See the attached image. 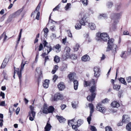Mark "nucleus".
Wrapping results in <instances>:
<instances>
[{"label":"nucleus","mask_w":131,"mask_h":131,"mask_svg":"<svg viewBox=\"0 0 131 131\" xmlns=\"http://www.w3.org/2000/svg\"><path fill=\"white\" fill-rule=\"evenodd\" d=\"M9 59L8 58H5L3 62H4V63H5L7 64L9 61Z\"/></svg>","instance_id":"obj_63"},{"label":"nucleus","mask_w":131,"mask_h":131,"mask_svg":"<svg viewBox=\"0 0 131 131\" xmlns=\"http://www.w3.org/2000/svg\"><path fill=\"white\" fill-rule=\"evenodd\" d=\"M96 109L101 112L103 113L104 112L105 110L104 107H102V105L101 103L98 104L96 106Z\"/></svg>","instance_id":"obj_12"},{"label":"nucleus","mask_w":131,"mask_h":131,"mask_svg":"<svg viewBox=\"0 0 131 131\" xmlns=\"http://www.w3.org/2000/svg\"><path fill=\"white\" fill-rule=\"evenodd\" d=\"M81 1L84 6H86L88 4V0H81Z\"/></svg>","instance_id":"obj_43"},{"label":"nucleus","mask_w":131,"mask_h":131,"mask_svg":"<svg viewBox=\"0 0 131 131\" xmlns=\"http://www.w3.org/2000/svg\"><path fill=\"white\" fill-rule=\"evenodd\" d=\"M56 117L61 123H64L66 121V119L62 116L56 115Z\"/></svg>","instance_id":"obj_21"},{"label":"nucleus","mask_w":131,"mask_h":131,"mask_svg":"<svg viewBox=\"0 0 131 131\" xmlns=\"http://www.w3.org/2000/svg\"><path fill=\"white\" fill-rule=\"evenodd\" d=\"M47 48L45 49L46 50H47V54H48V53L51 51L52 50V48L51 46L50 45L49 46H47Z\"/></svg>","instance_id":"obj_41"},{"label":"nucleus","mask_w":131,"mask_h":131,"mask_svg":"<svg viewBox=\"0 0 131 131\" xmlns=\"http://www.w3.org/2000/svg\"><path fill=\"white\" fill-rule=\"evenodd\" d=\"M78 102H74L72 103V107L74 108L78 107Z\"/></svg>","instance_id":"obj_35"},{"label":"nucleus","mask_w":131,"mask_h":131,"mask_svg":"<svg viewBox=\"0 0 131 131\" xmlns=\"http://www.w3.org/2000/svg\"><path fill=\"white\" fill-rule=\"evenodd\" d=\"M51 13L50 14V16L49 17V23H48V24H49V23H52L53 22H54L56 23H57V21H54L53 20H52V19H50L51 16ZM48 25V24L47 25V26Z\"/></svg>","instance_id":"obj_46"},{"label":"nucleus","mask_w":131,"mask_h":131,"mask_svg":"<svg viewBox=\"0 0 131 131\" xmlns=\"http://www.w3.org/2000/svg\"><path fill=\"white\" fill-rule=\"evenodd\" d=\"M51 127L50 124L48 123H47L44 128L45 131H49L50 130Z\"/></svg>","instance_id":"obj_24"},{"label":"nucleus","mask_w":131,"mask_h":131,"mask_svg":"<svg viewBox=\"0 0 131 131\" xmlns=\"http://www.w3.org/2000/svg\"><path fill=\"white\" fill-rule=\"evenodd\" d=\"M107 17V15L106 14H100L98 16V18L99 19H105Z\"/></svg>","instance_id":"obj_29"},{"label":"nucleus","mask_w":131,"mask_h":131,"mask_svg":"<svg viewBox=\"0 0 131 131\" xmlns=\"http://www.w3.org/2000/svg\"><path fill=\"white\" fill-rule=\"evenodd\" d=\"M69 58L75 60L77 59V56L75 54H72L71 55H70V57Z\"/></svg>","instance_id":"obj_37"},{"label":"nucleus","mask_w":131,"mask_h":131,"mask_svg":"<svg viewBox=\"0 0 131 131\" xmlns=\"http://www.w3.org/2000/svg\"><path fill=\"white\" fill-rule=\"evenodd\" d=\"M90 90V92L92 93L91 95H89L87 97V100L90 101L92 102L95 97L96 94L95 92L96 90V86L95 84L92 85Z\"/></svg>","instance_id":"obj_5"},{"label":"nucleus","mask_w":131,"mask_h":131,"mask_svg":"<svg viewBox=\"0 0 131 131\" xmlns=\"http://www.w3.org/2000/svg\"><path fill=\"white\" fill-rule=\"evenodd\" d=\"M15 18L13 16V15L12 14L10 15L9 17L8 18L6 22V23L8 24L9 22L12 21L13 18Z\"/></svg>","instance_id":"obj_30"},{"label":"nucleus","mask_w":131,"mask_h":131,"mask_svg":"<svg viewBox=\"0 0 131 131\" xmlns=\"http://www.w3.org/2000/svg\"><path fill=\"white\" fill-rule=\"evenodd\" d=\"M90 111L89 116L87 118V121L88 124H90V121L91 120V117L92 115V114L94 112V106L92 103H89V105Z\"/></svg>","instance_id":"obj_7"},{"label":"nucleus","mask_w":131,"mask_h":131,"mask_svg":"<svg viewBox=\"0 0 131 131\" xmlns=\"http://www.w3.org/2000/svg\"><path fill=\"white\" fill-rule=\"evenodd\" d=\"M118 80H119V81L121 82L122 83L124 84L125 85H126V83L124 78L121 77L120 78L118 79Z\"/></svg>","instance_id":"obj_34"},{"label":"nucleus","mask_w":131,"mask_h":131,"mask_svg":"<svg viewBox=\"0 0 131 131\" xmlns=\"http://www.w3.org/2000/svg\"><path fill=\"white\" fill-rule=\"evenodd\" d=\"M45 107H44V108H43L42 110V112L45 114H47L48 113V108H45Z\"/></svg>","instance_id":"obj_45"},{"label":"nucleus","mask_w":131,"mask_h":131,"mask_svg":"<svg viewBox=\"0 0 131 131\" xmlns=\"http://www.w3.org/2000/svg\"><path fill=\"white\" fill-rule=\"evenodd\" d=\"M70 51V48L68 47H66L64 50V51L66 53L64 56H65L66 59H68L70 57L69 52Z\"/></svg>","instance_id":"obj_11"},{"label":"nucleus","mask_w":131,"mask_h":131,"mask_svg":"<svg viewBox=\"0 0 131 131\" xmlns=\"http://www.w3.org/2000/svg\"><path fill=\"white\" fill-rule=\"evenodd\" d=\"M50 29L52 31H55L56 29V28L55 26L53 25L51 26L50 27Z\"/></svg>","instance_id":"obj_52"},{"label":"nucleus","mask_w":131,"mask_h":131,"mask_svg":"<svg viewBox=\"0 0 131 131\" xmlns=\"http://www.w3.org/2000/svg\"><path fill=\"white\" fill-rule=\"evenodd\" d=\"M105 131H112V128L109 126H107L105 128Z\"/></svg>","instance_id":"obj_47"},{"label":"nucleus","mask_w":131,"mask_h":131,"mask_svg":"<svg viewBox=\"0 0 131 131\" xmlns=\"http://www.w3.org/2000/svg\"><path fill=\"white\" fill-rule=\"evenodd\" d=\"M23 61H22L21 65V68L20 70V71H21L23 70L25 65L27 63V61H25L24 63H23Z\"/></svg>","instance_id":"obj_42"},{"label":"nucleus","mask_w":131,"mask_h":131,"mask_svg":"<svg viewBox=\"0 0 131 131\" xmlns=\"http://www.w3.org/2000/svg\"><path fill=\"white\" fill-rule=\"evenodd\" d=\"M113 5V3L109 1L107 2L106 6L108 8H111Z\"/></svg>","instance_id":"obj_38"},{"label":"nucleus","mask_w":131,"mask_h":131,"mask_svg":"<svg viewBox=\"0 0 131 131\" xmlns=\"http://www.w3.org/2000/svg\"><path fill=\"white\" fill-rule=\"evenodd\" d=\"M79 47H80L79 45V44H76V45H75V48H74V50L75 51H77L78 50L79 48Z\"/></svg>","instance_id":"obj_53"},{"label":"nucleus","mask_w":131,"mask_h":131,"mask_svg":"<svg viewBox=\"0 0 131 131\" xmlns=\"http://www.w3.org/2000/svg\"><path fill=\"white\" fill-rule=\"evenodd\" d=\"M23 10V8H21L14 13L12 14L13 16L15 18L18 17L20 15Z\"/></svg>","instance_id":"obj_17"},{"label":"nucleus","mask_w":131,"mask_h":131,"mask_svg":"<svg viewBox=\"0 0 131 131\" xmlns=\"http://www.w3.org/2000/svg\"><path fill=\"white\" fill-rule=\"evenodd\" d=\"M58 87L59 90L60 91L63 90L65 88L64 83L62 82L59 83L58 85Z\"/></svg>","instance_id":"obj_15"},{"label":"nucleus","mask_w":131,"mask_h":131,"mask_svg":"<svg viewBox=\"0 0 131 131\" xmlns=\"http://www.w3.org/2000/svg\"><path fill=\"white\" fill-rule=\"evenodd\" d=\"M126 128L128 131H131V122L129 123L127 125Z\"/></svg>","instance_id":"obj_36"},{"label":"nucleus","mask_w":131,"mask_h":131,"mask_svg":"<svg viewBox=\"0 0 131 131\" xmlns=\"http://www.w3.org/2000/svg\"><path fill=\"white\" fill-rule=\"evenodd\" d=\"M49 81V80H45L43 84V85L44 88H47L48 87Z\"/></svg>","instance_id":"obj_27"},{"label":"nucleus","mask_w":131,"mask_h":131,"mask_svg":"<svg viewBox=\"0 0 131 131\" xmlns=\"http://www.w3.org/2000/svg\"><path fill=\"white\" fill-rule=\"evenodd\" d=\"M74 89L75 90L78 89V82L77 80H74L73 81Z\"/></svg>","instance_id":"obj_28"},{"label":"nucleus","mask_w":131,"mask_h":131,"mask_svg":"<svg viewBox=\"0 0 131 131\" xmlns=\"http://www.w3.org/2000/svg\"><path fill=\"white\" fill-rule=\"evenodd\" d=\"M83 123V120L82 119H80L77 121V125L78 127L80 126Z\"/></svg>","instance_id":"obj_33"},{"label":"nucleus","mask_w":131,"mask_h":131,"mask_svg":"<svg viewBox=\"0 0 131 131\" xmlns=\"http://www.w3.org/2000/svg\"><path fill=\"white\" fill-rule=\"evenodd\" d=\"M81 59L82 61L85 62L89 61L90 60V58L86 54L82 57Z\"/></svg>","instance_id":"obj_19"},{"label":"nucleus","mask_w":131,"mask_h":131,"mask_svg":"<svg viewBox=\"0 0 131 131\" xmlns=\"http://www.w3.org/2000/svg\"><path fill=\"white\" fill-rule=\"evenodd\" d=\"M125 52L122 51L121 54H120V56L122 58H125Z\"/></svg>","instance_id":"obj_62"},{"label":"nucleus","mask_w":131,"mask_h":131,"mask_svg":"<svg viewBox=\"0 0 131 131\" xmlns=\"http://www.w3.org/2000/svg\"><path fill=\"white\" fill-rule=\"evenodd\" d=\"M95 84V81L94 79H92L90 81H84L83 83L84 87H86L88 86H91L92 85H94Z\"/></svg>","instance_id":"obj_9"},{"label":"nucleus","mask_w":131,"mask_h":131,"mask_svg":"<svg viewBox=\"0 0 131 131\" xmlns=\"http://www.w3.org/2000/svg\"><path fill=\"white\" fill-rule=\"evenodd\" d=\"M129 117L127 115H124L123 116L122 122L126 123L129 121Z\"/></svg>","instance_id":"obj_16"},{"label":"nucleus","mask_w":131,"mask_h":131,"mask_svg":"<svg viewBox=\"0 0 131 131\" xmlns=\"http://www.w3.org/2000/svg\"><path fill=\"white\" fill-rule=\"evenodd\" d=\"M34 101L33 102V103L32 104V105H30V111H34Z\"/></svg>","instance_id":"obj_49"},{"label":"nucleus","mask_w":131,"mask_h":131,"mask_svg":"<svg viewBox=\"0 0 131 131\" xmlns=\"http://www.w3.org/2000/svg\"><path fill=\"white\" fill-rule=\"evenodd\" d=\"M122 14L121 12L118 13H113L111 16V18L112 19H114L112 25V29L114 30L116 28V25L118 22V19L119 18Z\"/></svg>","instance_id":"obj_4"},{"label":"nucleus","mask_w":131,"mask_h":131,"mask_svg":"<svg viewBox=\"0 0 131 131\" xmlns=\"http://www.w3.org/2000/svg\"><path fill=\"white\" fill-rule=\"evenodd\" d=\"M14 72L13 77L14 78H15V73L16 72L19 79H20L21 77V71H20V70L19 71V69L18 68H16V69L15 67H14Z\"/></svg>","instance_id":"obj_10"},{"label":"nucleus","mask_w":131,"mask_h":131,"mask_svg":"<svg viewBox=\"0 0 131 131\" xmlns=\"http://www.w3.org/2000/svg\"><path fill=\"white\" fill-rule=\"evenodd\" d=\"M68 32V36L72 38V34L71 32L70 31V30H68L67 31Z\"/></svg>","instance_id":"obj_56"},{"label":"nucleus","mask_w":131,"mask_h":131,"mask_svg":"<svg viewBox=\"0 0 131 131\" xmlns=\"http://www.w3.org/2000/svg\"><path fill=\"white\" fill-rule=\"evenodd\" d=\"M54 108L53 107L51 106H50L49 108H48V112L49 113H52L54 111Z\"/></svg>","instance_id":"obj_39"},{"label":"nucleus","mask_w":131,"mask_h":131,"mask_svg":"<svg viewBox=\"0 0 131 131\" xmlns=\"http://www.w3.org/2000/svg\"><path fill=\"white\" fill-rule=\"evenodd\" d=\"M90 129L92 131H96L97 130L95 127L94 126H90Z\"/></svg>","instance_id":"obj_51"},{"label":"nucleus","mask_w":131,"mask_h":131,"mask_svg":"<svg viewBox=\"0 0 131 131\" xmlns=\"http://www.w3.org/2000/svg\"><path fill=\"white\" fill-rule=\"evenodd\" d=\"M48 43V42H46V40H44L43 41V45L44 47H47V45Z\"/></svg>","instance_id":"obj_59"},{"label":"nucleus","mask_w":131,"mask_h":131,"mask_svg":"<svg viewBox=\"0 0 131 131\" xmlns=\"http://www.w3.org/2000/svg\"><path fill=\"white\" fill-rule=\"evenodd\" d=\"M30 114V115H31V116L34 117H35L36 115V112L34 111H30L29 112L28 114Z\"/></svg>","instance_id":"obj_44"},{"label":"nucleus","mask_w":131,"mask_h":131,"mask_svg":"<svg viewBox=\"0 0 131 131\" xmlns=\"http://www.w3.org/2000/svg\"><path fill=\"white\" fill-rule=\"evenodd\" d=\"M71 4L70 3H67L65 7V9L66 10H68Z\"/></svg>","instance_id":"obj_55"},{"label":"nucleus","mask_w":131,"mask_h":131,"mask_svg":"<svg viewBox=\"0 0 131 131\" xmlns=\"http://www.w3.org/2000/svg\"><path fill=\"white\" fill-rule=\"evenodd\" d=\"M75 120V118H74L71 120H68V124L70 126H72V125L73 123L74 122Z\"/></svg>","instance_id":"obj_40"},{"label":"nucleus","mask_w":131,"mask_h":131,"mask_svg":"<svg viewBox=\"0 0 131 131\" xmlns=\"http://www.w3.org/2000/svg\"><path fill=\"white\" fill-rule=\"evenodd\" d=\"M36 72L38 73L39 74H40V73H41V71L40 68V67H37L36 68Z\"/></svg>","instance_id":"obj_57"},{"label":"nucleus","mask_w":131,"mask_h":131,"mask_svg":"<svg viewBox=\"0 0 131 131\" xmlns=\"http://www.w3.org/2000/svg\"><path fill=\"white\" fill-rule=\"evenodd\" d=\"M68 68L67 64L63 63L62 66L60 68V70L61 71H64L66 70Z\"/></svg>","instance_id":"obj_20"},{"label":"nucleus","mask_w":131,"mask_h":131,"mask_svg":"<svg viewBox=\"0 0 131 131\" xmlns=\"http://www.w3.org/2000/svg\"><path fill=\"white\" fill-rule=\"evenodd\" d=\"M85 36L86 41H88L89 42H90L91 41V40L90 39L89 36L88 35L86 34V35ZM84 37H85V36Z\"/></svg>","instance_id":"obj_54"},{"label":"nucleus","mask_w":131,"mask_h":131,"mask_svg":"<svg viewBox=\"0 0 131 131\" xmlns=\"http://www.w3.org/2000/svg\"><path fill=\"white\" fill-rule=\"evenodd\" d=\"M72 128L73 129L75 130H77L78 127V126L77 125H72Z\"/></svg>","instance_id":"obj_50"},{"label":"nucleus","mask_w":131,"mask_h":131,"mask_svg":"<svg viewBox=\"0 0 131 131\" xmlns=\"http://www.w3.org/2000/svg\"><path fill=\"white\" fill-rule=\"evenodd\" d=\"M28 116H29V119L30 120L32 121L34 120V119L35 117H34L33 116H31V115H30V114H28Z\"/></svg>","instance_id":"obj_58"},{"label":"nucleus","mask_w":131,"mask_h":131,"mask_svg":"<svg viewBox=\"0 0 131 131\" xmlns=\"http://www.w3.org/2000/svg\"><path fill=\"white\" fill-rule=\"evenodd\" d=\"M60 4H59L58 5L56 6V7L53 9V11H55L58 10L60 8Z\"/></svg>","instance_id":"obj_48"},{"label":"nucleus","mask_w":131,"mask_h":131,"mask_svg":"<svg viewBox=\"0 0 131 131\" xmlns=\"http://www.w3.org/2000/svg\"><path fill=\"white\" fill-rule=\"evenodd\" d=\"M41 6V4L39 3L38 4V5L36 8L34 12V13H32L31 14V15H32L33 14L34 15H35L37 13V15L36 17V18L38 20H39V16L40 15V13L39 11V10L40 8V7Z\"/></svg>","instance_id":"obj_8"},{"label":"nucleus","mask_w":131,"mask_h":131,"mask_svg":"<svg viewBox=\"0 0 131 131\" xmlns=\"http://www.w3.org/2000/svg\"><path fill=\"white\" fill-rule=\"evenodd\" d=\"M22 31V29H21L20 30V32H19V34L18 37V40L17 41V43L16 46V47H17V46L18 45V44L19 42L20 41L21 38V32Z\"/></svg>","instance_id":"obj_25"},{"label":"nucleus","mask_w":131,"mask_h":131,"mask_svg":"<svg viewBox=\"0 0 131 131\" xmlns=\"http://www.w3.org/2000/svg\"><path fill=\"white\" fill-rule=\"evenodd\" d=\"M63 98L62 95L60 93H56L52 96L51 101H57L58 100H62Z\"/></svg>","instance_id":"obj_6"},{"label":"nucleus","mask_w":131,"mask_h":131,"mask_svg":"<svg viewBox=\"0 0 131 131\" xmlns=\"http://www.w3.org/2000/svg\"><path fill=\"white\" fill-rule=\"evenodd\" d=\"M54 61L56 63H58L60 61V58L58 56L56 55L54 58Z\"/></svg>","instance_id":"obj_31"},{"label":"nucleus","mask_w":131,"mask_h":131,"mask_svg":"<svg viewBox=\"0 0 131 131\" xmlns=\"http://www.w3.org/2000/svg\"><path fill=\"white\" fill-rule=\"evenodd\" d=\"M127 81L128 82H131V77H129L126 78Z\"/></svg>","instance_id":"obj_64"},{"label":"nucleus","mask_w":131,"mask_h":131,"mask_svg":"<svg viewBox=\"0 0 131 131\" xmlns=\"http://www.w3.org/2000/svg\"><path fill=\"white\" fill-rule=\"evenodd\" d=\"M111 106L113 107L118 108L120 106L119 103L117 101H114L111 104Z\"/></svg>","instance_id":"obj_18"},{"label":"nucleus","mask_w":131,"mask_h":131,"mask_svg":"<svg viewBox=\"0 0 131 131\" xmlns=\"http://www.w3.org/2000/svg\"><path fill=\"white\" fill-rule=\"evenodd\" d=\"M113 86V89L117 91L119 90L121 88V86L118 84L114 85Z\"/></svg>","instance_id":"obj_32"},{"label":"nucleus","mask_w":131,"mask_h":131,"mask_svg":"<svg viewBox=\"0 0 131 131\" xmlns=\"http://www.w3.org/2000/svg\"><path fill=\"white\" fill-rule=\"evenodd\" d=\"M53 48H55L57 50L56 51L57 52H59L61 50V46L59 44H57L55 46L53 47Z\"/></svg>","instance_id":"obj_23"},{"label":"nucleus","mask_w":131,"mask_h":131,"mask_svg":"<svg viewBox=\"0 0 131 131\" xmlns=\"http://www.w3.org/2000/svg\"><path fill=\"white\" fill-rule=\"evenodd\" d=\"M43 48V46L42 43H40L39 46V51H41Z\"/></svg>","instance_id":"obj_61"},{"label":"nucleus","mask_w":131,"mask_h":131,"mask_svg":"<svg viewBox=\"0 0 131 131\" xmlns=\"http://www.w3.org/2000/svg\"><path fill=\"white\" fill-rule=\"evenodd\" d=\"M108 40L107 47V48L106 51H109L111 50L112 52L115 54L116 53L117 46L116 45L114 44V39L111 38L108 39Z\"/></svg>","instance_id":"obj_1"},{"label":"nucleus","mask_w":131,"mask_h":131,"mask_svg":"<svg viewBox=\"0 0 131 131\" xmlns=\"http://www.w3.org/2000/svg\"><path fill=\"white\" fill-rule=\"evenodd\" d=\"M43 31L44 33V36L46 38L47 36L48 33L49 32L48 29L47 28H44L43 30Z\"/></svg>","instance_id":"obj_26"},{"label":"nucleus","mask_w":131,"mask_h":131,"mask_svg":"<svg viewBox=\"0 0 131 131\" xmlns=\"http://www.w3.org/2000/svg\"><path fill=\"white\" fill-rule=\"evenodd\" d=\"M68 77L70 81H73L74 80V73L70 72L68 74Z\"/></svg>","instance_id":"obj_22"},{"label":"nucleus","mask_w":131,"mask_h":131,"mask_svg":"<svg viewBox=\"0 0 131 131\" xmlns=\"http://www.w3.org/2000/svg\"><path fill=\"white\" fill-rule=\"evenodd\" d=\"M87 18L85 14H84L83 17L79 21V23L76 24L75 27L76 29L79 30L81 28L82 25L86 26L87 23Z\"/></svg>","instance_id":"obj_3"},{"label":"nucleus","mask_w":131,"mask_h":131,"mask_svg":"<svg viewBox=\"0 0 131 131\" xmlns=\"http://www.w3.org/2000/svg\"><path fill=\"white\" fill-rule=\"evenodd\" d=\"M109 100L108 99L106 98L102 101V103H105L108 102Z\"/></svg>","instance_id":"obj_60"},{"label":"nucleus","mask_w":131,"mask_h":131,"mask_svg":"<svg viewBox=\"0 0 131 131\" xmlns=\"http://www.w3.org/2000/svg\"><path fill=\"white\" fill-rule=\"evenodd\" d=\"M94 76L96 77H98L100 75L99 72H100V69L99 67H95L94 68Z\"/></svg>","instance_id":"obj_13"},{"label":"nucleus","mask_w":131,"mask_h":131,"mask_svg":"<svg viewBox=\"0 0 131 131\" xmlns=\"http://www.w3.org/2000/svg\"><path fill=\"white\" fill-rule=\"evenodd\" d=\"M109 38L108 35L106 33L103 32L101 33L98 32L96 34L95 39L97 41H108Z\"/></svg>","instance_id":"obj_2"},{"label":"nucleus","mask_w":131,"mask_h":131,"mask_svg":"<svg viewBox=\"0 0 131 131\" xmlns=\"http://www.w3.org/2000/svg\"><path fill=\"white\" fill-rule=\"evenodd\" d=\"M88 19H87V20ZM87 24L86 25V26H88L89 27L90 29L92 30H94L96 28V26L94 23H89L87 21Z\"/></svg>","instance_id":"obj_14"}]
</instances>
